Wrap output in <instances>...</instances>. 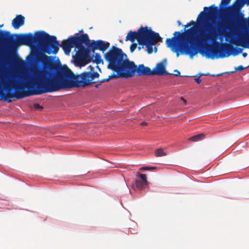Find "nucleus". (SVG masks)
<instances>
[{"instance_id": "15", "label": "nucleus", "mask_w": 249, "mask_h": 249, "mask_svg": "<svg viewBox=\"0 0 249 249\" xmlns=\"http://www.w3.org/2000/svg\"><path fill=\"white\" fill-rule=\"evenodd\" d=\"M231 43L237 46H241L243 48L249 49V35H244L237 40L233 41Z\"/></svg>"}, {"instance_id": "32", "label": "nucleus", "mask_w": 249, "mask_h": 249, "mask_svg": "<svg viewBox=\"0 0 249 249\" xmlns=\"http://www.w3.org/2000/svg\"><path fill=\"white\" fill-rule=\"evenodd\" d=\"M177 23L178 26H180L181 25V22L179 20H178L177 21Z\"/></svg>"}, {"instance_id": "27", "label": "nucleus", "mask_w": 249, "mask_h": 249, "mask_svg": "<svg viewBox=\"0 0 249 249\" xmlns=\"http://www.w3.org/2000/svg\"><path fill=\"white\" fill-rule=\"evenodd\" d=\"M174 74L175 76H180V72L178 70H174Z\"/></svg>"}, {"instance_id": "10", "label": "nucleus", "mask_w": 249, "mask_h": 249, "mask_svg": "<svg viewBox=\"0 0 249 249\" xmlns=\"http://www.w3.org/2000/svg\"><path fill=\"white\" fill-rule=\"evenodd\" d=\"M78 49L76 52V55L77 59L81 62H84L88 63L90 61V57L89 56V51L88 48L84 46L75 47Z\"/></svg>"}, {"instance_id": "22", "label": "nucleus", "mask_w": 249, "mask_h": 249, "mask_svg": "<svg viewBox=\"0 0 249 249\" xmlns=\"http://www.w3.org/2000/svg\"><path fill=\"white\" fill-rule=\"evenodd\" d=\"M94 61L97 64H99L103 62V60L99 53H96L94 55Z\"/></svg>"}, {"instance_id": "29", "label": "nucleus", "mask_w": 249, "mask_h": 249, "mask_svg": "<svg viewBox=\"0 0 249 249\" xmlns=\"http://www.w3.org/2000/svg\"><path fill=\"white\" fill-rule=\"evenodd\" d=\"M101 85V83H99V84H96L95 86V88H98Z\"/></svg>"}, {"instance_id": "14", "label": "nucleus", "mask_w": 249, "mask_h": 249, "mask_svg": "<svg viewBox=\"0 0 249 249\" xmlns=\"http://www.w3.org/2000/svg\"><path fill=\"white\" fill-rule=\"evenodd\" d=\"M152 75H166L169 74L165 70V64L163 62L159 63L152 70Z\"/></svg>"}, {"instance_id": "33", "label": "nucleus", "mask_w": 249, "mask_h": 249, "mask_svg": "<svg viewBox=\"0 0 249 249\" xmlns=\"http://www.w3.org/2000/svg\"><path fill=\"white\" fill-rule=\"evenodd\" d=\"M154 51L155 53L157 52V48L156 47H155V48H154Z\"/></svg>"}, {"instance_id": "18", "label": "nucleus", "mask_w": 249, "mask_h": 249, "mask_svg": "<svg viewBox=\"0 0 249 249\" xmlns=\"http://www.w3.org/2000/svg\"><path fill=\"white\" fill-rule=\"evenodd\" d=\"M25 18L21 15H17L12 21V25L15 29H18L24 24Z\"/></svg>"}, {"instance_id": "1", "label": "nucleus", "mask_w": 249, "mask_h": 249, "mask_svg": "<svg viewBox=\"0 0 249 249\" xmlns=\"http://www.w3.org/2000/svg\"><path fill=\"white\" fill-rule=\"evenodd\" d=\"M40 61L48 70H41L35 73L32 82L28 85V89H31L32 90L24 91L23 85L18 83L19 89L14 92L9 93V96L20 99L25 97L41 95L61 89L74 87L84 88L97 82L94 79L99 78L100 76L97 72L94 71V68L91 66L88 67L89 68V71L74 75L66 65L62 66L60 62H55L52 56L43 54L40 58ZM118 78L117 73L113 72L107 78L98 81L97 82L102 84L110 79Z\"/></svg>"}, {"instance_id": "23", "label": "nucleus", "mask_w": 249, "mask_h": 249, "mask_svg": "<svg viewBox=\"0 0 249 249\" xmlns=\"http://www.w3.org/2000/svg\"><path fill=\"white\" fill-rule=\"evenodd\" d=\"M157 168L156 167H148V166H144L140 168V170L143 171H150L156 169Z\"/></svg>"}, {"instance_id": "31", "label": "nucleus", "mask_w": 249, "mask_h": 249, "mask_svg": "<svg viewBox=\"0 0 249 249\" xmlns=\"http://www.w3.org/2000/svg\"><path fill=\"white\" fill-rule=\"evenodd\" d=\"M141 124L142 125H147V123H146L145 122H142V123H141Z\"/></svg>"}, {"instance_id": "13", "label": "nucleus", "mask_w": 249, "mask_h": 249, "mask_svg": "<svg viewBox=\"0 0 249 249\" xmlns=\"http://www.w3.org/2000/svg\"><path fill=\"white\" fill-rule=\"evenodd\" d=\"M73 42L75 44V47L83 46L85 44L89 47L91 42L89 36L87 34H83L79 36H72Z\"/></svg>"}, {"instance_id": "26", "label": "nucleus", "mask_w": 249, "mask_h": 249, "mask_svg": "<svg viewBox=\"0 0 249 249\" xmlns=\"http://www.w3.org/2000/svg\"><path fill=\"white\" fill-rule=\"evenodd\" d=\"M245 69V67H244L242 65H240L237 67L235 68V71H242L244 70Z\"/></svg>"}, {"instance_id": "11", "label": "nucleus", "mask_w": 249, "mask_h": 249, "mask_svg": "<svg viewBox=\"0 0 249 249\" xmlns=\"http://www.w3.org/2000/svg\"><path fill=\"white\" fill-rule=\"evenodd\" d=\"M109 45L110 44L108 42H105L103 40H98L92 41L90 45H89V48L91 49L93 53L96 50L104 52L109 48Z\"/></svg>"}, {"instance_id": "9", "label": "nucleus", "mask_w": 249, "mask_h": 249, "mask_svg": "<svg viewBox=\"0 0 249 249\" xmlns=\"http://www.w3.org/2000/svg\"><path fill=\"white\" fill-rule=\"evenodd\" d=\"M160 38L159 33L152 31L151 33L148 34V36L144 41V44H139L138 49L140 51L142 49H143L145 46L146 47V52L148 54H151L153 52V46L156 45Z\"/></svg>"}, {"instance_id": "5", "label": "nucleus", "mask_w": 249, "mask_h": 249, "mask_svg": "<svg viewBox=\"0 0 249 249\" xmlns=\"http://www.w3.org/2000/svg\"><path fill=\"white\" fill-rule=\"evenodd\" d=\"M126 56L121 49L112 46L105 54V59L108 62L107 68L116 72Z\"/></svg>"}, {"instance_id": "35", "label": "nucleus", "mask_w": 249, "mask_h": 249, "mask_svg": "<svg viewBox=\"0 0 249 249\" xmlns=\"http://www.w3.org/2000/svg\"><path fill=\"white\" fill-rule=\"evenodd\" d=\"M97 67L98 68H99V70H100V69L99 68V66H97Z\"/></svg>"}, {"instance_id": "4", "label": "nucleus", "mask_w": 249, "mask_h": 249, "mask_svg": "<svg viewBox=\"0 0 249 249\" xmlns=\"http://www.w3.org/2000/svg\"><path fill=\"white\" fill-rule=\"evenodd\" d=\"M42 34V31L36 32L34 36L31 33L12 35L8 31L0 30V45L15 51L22 45L30 46L34 44H39Z\"/></svg>"}, {"instance_id": "7", "label": "nucleus", "mask_w": 249, "mask_h": 249, "mask_svg": "<svg viewBox=\"0 0 249 249\" xmlns=\"http://www.w3.org/2000/svg\"><path fill=\"white\" fill-rule=\"evenodd\" d=\"M152 31L147 26L144 27L141 26L137 31H130L128 33L125 40L126 41L129 40L133 43L136 39L139 44H144V41L148 36V34L151 33Z\"/></svg>"}, {"instance_id": "34", "label": "nucleus", "mask_w": 249, "mask_h": 249, "mask_svg": "<svg viewBox=\"0 0 249 249\" xmlns=\"http://www.w3.org/2000/svg\"><path fill=\"white\" fill-rule=\"evenodd\" d=\"M3 24H1V25L0 24V27H2L3 26Z\"/></svg>"}, {"instance_id": "6", "label": "nucleus", "mask_w": 249, "mask_h": 249, "mask_svg": "<svg viewBox=\"0 0 249 249\" xmlns=\"http://www.w3.org/2000/svg\"><path fill=\"white\" fill-rule=\"evenodd\" d=\"M41 37L39 45L42 52L48 54H56L59 49V44L56 37L50 36L43 31Z\"/></svg>"}, {"instance_id": "3", "label": "nucleus", "mask_w": 249, "mask_h": 249, "mask_svg": "<svg viewBox=\"0 0 249 249\" xmlns=\"http://www.w3.org/2000/svg\"><path fill=\"white\" fill-rule=\"evenodd\" d=\"M231 0H221L219 7L214 4L209 7H204V11L201 12L197 18L196 22L191 20L186 25H184L185 29L191 25L194 27L182 31L181 32L176 31L174 32L172 38H168L166 40V43L168 47L170 48L172 51L176 53L177 56L179 55V52L182 53L188 54L191 57H193L196 54L198 51L196 46L194 44L196 40L198 46L201 47L200 40V35L201 31H205L206 25L211 24L207 22L206 18L208 17H214L218 14L225 16L224 10L228 7Z\"/></svg>"}, {"instance_id": "30", "label": "nucleus", "mask_w": 249, "mask_h": 249, "mask_svg": "<svg viewBox=\"0 0 249 249\" xmlns=\"http://www.w3.org/2000/svg\"><path fill=\"white\" fill-rule=\"evenodd\" d=\"M248 54L247 53H244L242 54V55L244 57H246L247 56Z\"/></svg>"}, {"instance_id": "24", "label": "nucleus", "mask_w": 249, "mask_h": 249, "mask_svg": "<svg viewBox=\"0 0 249 249\" xmlns=\"http://www.w3.org/2000/svg\"><path fill=\"white\" fill-rule=\"evenodd\" d=\"M34 108L35 109L40 110H41L43 109V107L42 106H40V105H39L38 104H37V103L34 104Z\"/></svg>"}, {"instance_id": "28", "label": "nucleus", "mask_w": 249, "mask_h": 249, "mask_svg": "<svg viewBox=\"0 0 249 249\" xmlns=\"http://www.w3.org/2000/svg\"><path fill=\"white\" fill-rule=\"evenodd\" d=\"M180 100L183 101V102L184 103V104L186 105L187 104V101L182 97H180Z\"/></svg>"}, {"instance_id": "20", "label": "nucleus", "mask_w": 249, "mask_h": 249, "mask_svg": "<svg viewBox=\"0 0 249 249\" xmlns=\"http://www.w3.org/2000/svg\"><path fill=\"white\" fill-rule=\"evenodd\" d=\"M155 155L156 157H158L166 156L167 154L163 151V149L159 148L155 151Z\"/></svg>"}, {"instance_id": "2", "label": "nucleus", "mask_w": 249, "mask_h": 249, "mask_svg": "<svg viewBox=\"0 0 249 249\" xmlns=\"http://www.w3.org/2000/svg\"><path fill=\"white\" fill-rule=\"evenodd\" d=\"M246 4L245 0H235L232 4L228 6L226 9L224 18L218 22L216 26L213 24L206 25L204 30L201 31L200 40L201 42L211 41L213 45H206L202 46L200 53L205 54L206 57L214 59L215 57L224 58L231 54V52L234 50L233 55H237L242 52V49L234 48L231 44L227 43H220L216 42L218 38L224 37L226 39L229 37L228 31H232L235 29L238 23L243 18L241 12V8Z\"/></svg>"}, {"instance_id": "25", "label": "nucleus", "mask_w": 249, "mask_h": 249, "mask_svg": "<svg viewBox=\"0 0 249 249\" xmlns=\"http://www.w3.org/2000/svg\"><path fill=\"white\" fill-rule=\"evenodd\" d=\"M137 44L136 43H133L132 44H131L130 47V52L131 53L133 52L137 48Z\"/></svg>"}, {"instance_id": "21", "label": "nucleus", "mask_w": 249, "mask_h": 249, "mask_svg": "<svg viewBox=\"0 0 249 249\" xmlns=\"http://www.w3.org/2000/svg\"><path fill=\"white\" fill-rule=\"evenodd\" d=\"M202 75H206V76L210 75V76H215V75H214V74H210V73H206V74H202V73H200V74H199V76H198V77L196 78L195 79V81H196L197 83H198V84L200 83V82H201V80L200 79V76H202ZM221 75V74H218L216 75V76H220V75Z\"/></svg>"}, {"instance_id": "12", "label": "nucleus", "mask_w": 249, "mask_h": 249, "mask_svg": "<svg viewBox=\"0 0 249 249\" xmlns=\"http://www.w3.org/2000/svg\"><path fill=\"white\" fill-rule=\"evenodd\" d=\"M137 178L135 180L134 187L138 190H142L147 185V181L146 179V176L145 174H140L137 172L136 174Z\"/></svg>"}, {"instance_id": "8", "label": "nucleus", "mask_w": 249, "mask_h": 249, "mask_svg": "<svg viewBox=\"0 0 249 249\" xmlns=\"http://www.w3.org/2000/svg\"><path fill=\"white\" fill-rule=\"evenodd\" d=\"M137 71V65L134 62L130 61L126 58L122 63L116 73L118 77L128 78L135 75Z\"/></svg>"}, {"instance_id": "19", "label": "nucleus", "mask_w": 249, "mask_h": 249, "mask_svg": "<svg viewBox=\"0 0 249 249\" xmlns=\"http://www.w3.org/2000/svg\"><path fill=\"white\" fill-rule=\"evenodd\" d=\"M204 138L205 135L204 134L201 133L190 137L189 139V140L192 142H196L204 139Z\"/></svg>"}, {"instance_id": "17", "label": "nucleus", "mask_w": 249, "mask_h": 249, "mask_svg": "<svg viewBox=\"0 0 249 249\" xmlns=\"http://www.w3.org/2000/svg\"><path fill=\"white\" fill-rule=\"evenodd\" d=\"M137 75H152V71L147 67H145L143 64L139 65L137 66Z\"/></svg>"}, {"instance_id": "16", "label": "nucleus", "mask_w": 249, "mask_h": 249, "mask_svg": "<svg viewBox=\"0 0 249 249\" xmlns=\"http://www.w3.org/2000/svg\"><path fill=\"white\" fill-rule=\"evenodd\" d=\"M61 47L66 54H69L71 49L75 47V44L73 42L72 36H71L66 40L62 41Z\"/></svg>"}]
</instances>
